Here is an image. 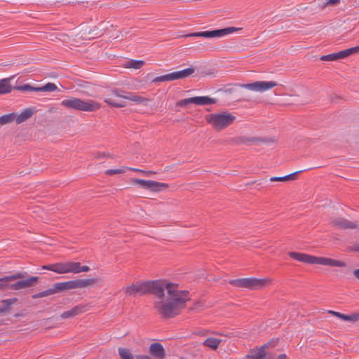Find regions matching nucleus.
I'll use <instances>...</instances> for the list:
<instances>
[{"label": "nucleus", "mask_w": 359, "mask_h": 359, "mask_svg": "<svg viewBox=\"0 0 359 359\" xmlns=\"http://www.w3.org/2000/svg\"><path fill=\"white\" fill-rule=\"evenodd\" d=\"M57 89V86L53 83H48L46 85L39 87V92H53Z\"/></svg>", "instance_id": "nucleus-33"}, {"label": "nucleus", "mask_w": 359, "mask_h": 359, "mask_svg": "<svg viewBox=\"0 0 359 359\" xmlns=\"http://www.w3.org/2000/svg\"><path fill=\"white\" fill-rule=\"evenodd\" d=\"M320 60L323 61H336L339 59H341V55L338 53H334L326 55H323L320 57Z\"/></svg>", "instance_id": "nucleus-34"}, {"label": "nucleus", "mask_w": 359, "mask_h": 359, "mask_svg": "<svg viewBox=\"0 0 359 359\" xmlns=\"http://www.w3.org/2000/svg\"><path fill=\"white\" fill-rule=\"evenodd\" d=\"M195 69L193 67L184 69L183 70L173 72L165 75L155 77L152 81L154 83L171 81L178 79H182L189 77L194 74Z\"/></svg>", "instance_id": "nucleus-7"}, {"label": "nucleus", "mask_w": 359, "mask_h": 359, "mask_svg": "<svg viewBox=\"0 0 359 359\" xmlns=\"http://www.w3.org/2000/svg\"><path fill=\"white\" fill-rule=\"evenodd\" d=\"M136 359H151V358L146 355H138L136 357Z\"/></svg>", "instance_id": "nucleus-42"}, {"label": "nucleus", "mask_w": 359, "mask_h": 359, "mask_svg": "<svg viewBox=\"0 0 359 359\" xmlns=\"http://www.w3.org/2000/svg\"><path fill=\"white\" fill-rule=\"evenodd\" d=\"M126 100H130L137 104H147V102H148V100L147 98L141 97V96L134 94V93H127Z\"/></svg>", "instance_id": "nucleus-23"}, {"label": "nucleus", "mask_w": 359, "mask_h": 359, "mask_svg": "<svg viewBox=\"0 0 359 359\" xmlns=\"http://www.w3.org/2000/svg\"><path fill=\"white\" fill-rule=\"evenodd\" d=\"M302 172H303V170L296 171L293 173L289 174V175L283 176V177H272L269 179V181H271V182H285L287 180H293L294 179V176L297 174H299Z\"/></svg>", "instance_id": "nucleus-25"}, {"label": "nucleus", "mask_w": 359, "mask_h": 359, "mask_svg": "<svg viewBox=\"0 0 359 359\" xmlns=\"http://www.w3.org/2000/svg\"><path fill=\"white\" fill-rule=\"evenodd\" d=\"M83 311L82 306H76L72 309L65 311L61 314V318L63 319L73 318Z\"/></svg>", "instance_id": "nucleus-19"}, {"label": "nucleus", "mask_w": 359, "mask_h": 359, "mask_svg": "<svg viewBox=\"0 0 359 359\" xmlns=\"http://www.w3.org/2000/svg\"><path fill=\"white\" fill-rule=\"evenodd\" d=\"M332 224L338 229H353L358 226L359 224L356 222H352L344 218H336L332 219Z\"/></svg>", "instance_id": "nucleus-12"}, {"label": "nucleus", "mask_w": 359, "mask_h": 359, "mask_svg": "<svg viewBox=\"0 0 359 359\" xmlns=\"http://www.w3.org/2000/svg\"><path fill=\"white\" fill-rule=\"evenodd\" d=\"M289 255L290 257L307 264H317V257L311 255H309L304 253H299V252H291L289 253Z\"/></svg>", "instance_id": "nucleus-14"}, {"label": "nucleus", "mask_w": 359, "mask_h": 359, "mask_svg": "<svg viewBox=\"0 0 359 359\" xmlns=\"http://www.w3.org/2000/svg\"><path fill=\"white\" fill-rule=\"evenodd\" d=\"M276 359H287V357L285 354L279 355Z\"/></svg>", "instance_id": "nucleus-46"}, {"label": "nucleus", "mask_w": 359, "mask_h": 359, "mask_svg": "<svg viewBox=\"0 0 359 359\" xmlns=\"http://www.w3.org/2000/svg\"><path fill=\"white\" fill-rule=\"evenodd\" d=\"M194 104L200 106L210 105L216 103V99L208 96L194 97Z\"/></svg>", "instance_id": "nucleus-20"}, {"label": "nucleus", "mask_w": 359, "mask_h": 359, "mask_svg": "<svg viewBox=\"0 0 359 359\" xmlns=\"http://www.w3.org/2000/svg\"><path fill=\"white\" fill-rule=\"evenodd\" d=\"M328 313L330 314H332L337 318H339L340 315H341V313L339 312H337V311H332V310H329L328 311Z\"/></svg>", "instance_id": "nucleus-41"}, {"label": "nucleus", "mask_w": 359, "mask_h": 359, "mask_svg": "<svg viewBox=\"0 0 359 359\" xmlns=\"http://www.w3.org/2000/svg\"><path fill=\"white\" fill-rule=\"evenodd\" d=\"M194 97H193L187 98V99H183V100H180L177 103V105L180 107H185L189 104H194Z\"/></svg>", "instance_id": "nucleus-38"}, {"label": "nucleus", "mask_w": 359, "mask_h": 359, "mask_svg": "<svg viewBox=\"0 0 359 359\" xmlns=\"http://www.w3.org/2000/svg\"><path fill=\"white\" fill-rule=\"evenodd\" d=\"M113 158V156L109 153L102 152V153H97L95 156V158Z\"/></svg>", "instance_id": "nucleus-39"}, {"label": "nucleus", "mask_w": 359, "mask_h": 359, "mask_svg": "<svg viewBox=\"0 0 359 359\" xmlns=\"http://www.w3.org/2000/svg\"><path fill=\"white\" fill-rule=\"evenodd\" d=\"M11 79H4L0 81V95L8 93L11 91L12 87L9 82Z\"/></svg>", "instance_id": "nucleus-24"}, {"label": "nucleus", "mask_w": 359, "mask_h": 359, "mask_svg": "<svg viewBox=\"0 0 359 359\" xmlns=\"http://www.w3.org/2000/svg\"><path fill=\"white\" fill-rule=\"evenodd\" d=\"M149 353L156 358L163 359L165 355L163 346L160 343H153L149 346Z\"/></svg>", "instance_id": "nucleus-17"}, {"label": "nucleus", "mask_w": 359, "mask_h": 359, "mask_svg": "<svg viewBox=\"0 0 359 359\" xmlns=\"http://www.w3.org/2000/svg\"><path fill=\"white\" fill-rule=\"evenodd\" d=\"M42 269L49 270L60 274L68 273L67 262H59L48 265H43Z\"/></svg>", "instance_id": "nucleus-15"}, {"label": "nucleus", "mask_w": 359, "mask_h": 359, "mask_svg": "<svg viewBox=\"0 0 359 359\" xmlns=\"http://www.w3.org/2000/svg\"><path fill=\"white\" fill-rule=\"evenodd\" d=\"M236 118V116L227 111L210 114L205 116L206 121L217 130L227 128L234 122Z\"/></svg>", "instance_id": "nucleus-3"}, {"label": "nucleus", "mask_w": 359, "mask_h": 359, "mask_svg": "<svg viewBox=\"0 0 359 359\" xmlns=\"http://www.w3.org/2000/svg\"><path fill=\"white\" fill-rule=\"evenodd\" d=\"M265 347H266V344L257 350H251L250 353L247 355L246 357L249 359H265L266 355Z\"/></svg>", "instance_id": "nucleus-18"}, {"label": "nucleus", "mask_w": 359, "mask_h": 359, "mask_svg": "<svg viewBox=\"0 0 359 359\" xmlns=\"http://www.w3.org/2000/svg\"><path fill=\"white\" fill-rule=\"evenodd\" d=\"M356 250L359 252V244L358 245V246L356 247Z\"/></svg>", "instance_id": "nucleus-48"}, {"label": "nucleus", "mask_w": 359, "mask_h": 359, "mask_svg": "<svg viewBox=\"0 0 359 359\" xmlns=\"http://www.w3.org/2000/svg\"><path fill=\"white\" fill-rule=\"evenodd\" d=\"M104 102L107 104H108L109 105L114 107H117V108L123 107L126 105L124 102H115L111 98H106V99H104Z\"/></svg>", "instance_id": "nucleus-36"}, {"label": "nucleus", "mask_w": 359, "mask_h": 359, "mask_svg": "<svg viewBox=\"0 0 359 359\" xmlns=\"http://www.w3.org/2000/svg\"><path fill=\"white\" fill-rule=\"evenodd\" d=\"M96 281L95 279H77L72 280L66 282H60L54 283L53 287L56 293H59L64 291H67L73 289L84 288L87 287L90 285H93Z\"/></svg>", "instance_id": "nucleus-5"}, {"label": "nucleus", "mask_w": 359, "mask_h": 359, "mask_svg": "<svg viewBox=\"0 0 359 359\" xmlns=\"http://www.w3.org/2000/svg\"><path fill=\"white\" fill-rule=\"evenodd\" d=\"M134 182L141 187L151 191H160L168 188V184L155 182L153 180H145L141 179H135Z\"/></svg>", "instance_id": "nucleus-10"}, {"label": "nucleus", "mask_w": 359, "mask_h": 359, "mask_svg": "<svg viewBox=\"0 0 359 359\" xmlns=\"http://www.w3.org/2000/svg\"><path fill=\"white\" fill-rule=\"evenodd\" d=\"M17 302V298H11L1 300V303L3 304V306L0 307V314L8 311L10 310L11 306L15 304Z\"/></svg>", "instance_id": "nucleus-21"}, {"label": "nucleus", "mask_w": 359, "mask_h": 359, "mask_svg": "<svg viewBox=\"0 0 359 359\" xmlns=\"http://www.w3.org/2000/svg\"><path fill=\"white\" fill-rule=\"evenodd\" d=\"M221 341L222 339H220L209 337L203 342V344L207 347L210 348L211 349L215 350L217 348Z\"/></svg>", "instance_id": "nucleus-22"}, {"label": "nucleus", "mask_w": 359, "mask_h": 359, "mask_svg": "<svg viewBox=\"0 0 359 359\" xmlns=\"http://www.w3.org/2000/svg\"><path fill=\"white\" fill-rule=\"evenodd\" d=\"M90 271V268L88 266H80V272H88Z\"/></svg>", "instance_id": "nucleus-40"}, {"label": "nucleus", "mask_w": 359, "mask_h": 359, "mask_svg": "<svg viewBox=\"0 0 359 359\" xmlns=\"http://www.w3.org/2000/svg\"><path fill=\"white\" fill-rule=\"evenodd\" d=\"M34 111L31 108H27L23 110L19 115L15 116V114H8L0 116V125H4L12 122L15 119V122L20 124L32 116Z\"/></svg>", "instance_id": "nucleus-8"}, {"label": "nucleus", "mask_w": 359, "mask_h": 359, "mask_svg": "<svg viewBox=\"0 0 359 359\" xmlns=\"http://www.w3.org/2000/svg\"><path fill=\"white\" fill-rule=\"evenodd\" d=\"M324 266H335V267H344L346 266V263L342 261L327 258L318 257H317V264Z\"/></svg>", "instance_id": "nucleus-16"}, {"label": "nucleus", "mask_w": 359, "mask_h": 359, "mask_svg": "<svg viewBox=\"0 0 359 359\" xmlns=\"http://www.w3.org/2000/svg\"><path fill=\"white\" fill-rule=\"evenodd\" d=\"M129 296L151 293L157 300L154 308L158 314L165 318H171L179 314L189 300L187 290H178V285L165 280H156L133 283L125 288Z\"/></svg>", "instance_id": "nucleus-1"}, {"label": "nucleus", "mask_w": 359, "mask_h": 359, "mask_svg": "<svg viewBox=\"0 0 359 359\" xmlns=\"http://www.w3.org/2000/svg\"><path fill=\"white\" fill-rule=\"evenodd\" d=\"M118 354L121 359H134L130 350L126 348L120 347L118 349Z\"/></svg>", "instance_id": "nucleus-30"}, {"label": "nucleus", "mask_w": 359, "mask_h": 359, "mask_svg": "<svg viewBox=\"0 0 359 359\" xmlns=\"http://www.w3.org/2000/svg\"><path fill=\"white\" fill-rule=\"evenodd\" d=\"M241 28L228 27L224 29L208 30L200 32H194L187 34L186 36L203 37V38H221L228 34L241 30Z\"/></svg>", "instance_id": "nucleus-6"}, {"label": "nucleus", "mask_w": 359, "mask_h": 359, "mask_svg": "<svg viewBox=\"0 0 359 359\" xmlns=\"http://www.w3.org/2000/svg\"><path fill=\"white\" fill-rule=\"evenodd\" d=\"M25 277L24 273H17L11 276H4L0 278V290H12L11 282Z\"/></svg>", "instance_id": "nucleus-11"}, {"label": "nucleus", "mask_w": 359, "mask_h": 359, "mask_svg": "<svg viewBox=\"0 0 359 359\" xmlns=\"http://www.w3.org/2000/svg\"><path fill=\"white\" fill-rule=\"evenodd\" d=\"M270 282L271 280L269 278H245L230 280L229 283L238 287L258 290L267 286Z\"/></svg>", "instance_id": "nucleus-4"}, {"label": "nucleus", "mask_w": 359, "mask_h": 359, "mask_svg": "<svg viewBox=\"0 0 359 359\" xmlns=\"http://www.w3.org/2000/svg\"><path fill=\"white\" fill-rule=\"evenodd\" d=\"M131 169L130 167H124L122 166L118 169H109L105 171V174L107 175H113L118 174H123L126 172V170Z\"/></svg>", "instance_id": "nucleus-32"}, {"label": "nucleus", "mask_w": 359, "mask_h": 359, "mask_svg": "<svg viewBox=\"0 0 359 359\" xmlns=\"http://www.w3.org/2000/svg\"><path fill=\"white\" fill-rule=\"evenodd\" d=\"M144 65V61L142 60H131L126 63V67L127 68H133L135 69H140Z\"/></svg>", "instance_id": "nucleus-29"}, {"label": "nucleus", "mask_w": 359, "mask_h": 359, "mask_svg": "<svg viewBox=\"0 0 359 359\" xmlns=\"http://www.w3.org/2000/svg\"><path fill=\"white\" fill-rule=\"evenodd\" d=\"M131 169H129L128 170H133V171H135V172H145L147 174H150L152 172H145L142 170H140V169H137V168H130Z\"/></svg>", "instance_id": "nucleus-44"}, {"label": "nucleus", "mask_w": 359, "mask_h": 359, "mask_svg": "<svg viewBox=\"0 0 359 359\" xmlns=\"http://www.w3.org/2000/svg\"><path fill=\"white\" fill-rule=\"evenodd\" d=\"M277 86L275 81H258L251 83H243L241 88L248 89L254 92L263 93Z\"/></svg>", "instance_id": "nucleus-9"}, {"label": "nucleus", "mask_w": 359, "mask_h": 359, "mask_svg": "<svg viewBox=\"0 0 359 359\" xmlns=\"http://www.w3.org/2000/svg\"><path fill=\"white\" fill-rule=\"evenodd\" d=\"M359 53V46L353 47L351 48H348L344 50H341L339 52V54L341 55V58L346 57L351 55L356 54Z\"/></svg>", "instance_id": "nucleus-27"}, {"label": "nucleus", "mask_w": 359, "mask_h": 359, "mask_svg": "<svg viewBox=\"0 0 359 359\" xmlns=\"http://www.w3.org/2000/svg\"><path fill=\"white\" fill-rule=\"evenodd\" d=\"M38 281V278L36 276H31L27 279L18 280L13 284L11 286L13 290H19L24 288L30 287L34 285Z\"/></svg>", "instance_id": "nucleus-13"}, {"label": "nucleus", "mask_w": 359, "mask_h": 359, "mask_svg": "<svg viewBox=\"0 0 359 359\" xmlns=\"http://www.w3.org/2000/svg\"><path fill=\"white\" fill-rule=\"evenodd\" d=\"M55 294V292L53 285H52L51 287H50L46 290H43L42 292H40L33 294L32 298L33 299H39V298H42V297H48L50 295H53Z\"/></svg>", "instance_id": "nucleus-26"}, {"label": "nucleus", "mask_w": 359, "mask_h": 359, "mask_svg": "<svg viewBox=\"0 0 359 359\" xmlns=\"http://www.w3.org/2000/svg\"><path fill=\"white\" fill-rule=\"evenodd\" d=\"M80 266L81 264L79 262H67L68 267V273H80Z\"/></svg>", "instance_id": "nucleus-31"}, {"label": "nucleus", "mask_w": 359, "mask_h": 359, "mask_svg": "<svg viewBox=\"0 0 359 359\" xmlns=\"http://www.w3.org/2000/svg\"><path fill=\"white\" fill-rule=\"evenodd\" d=\"M266 183V180H262L259 181L258 185L264 186Z\"/></svg>", "instance_id": "nucleus-47"}, {"label": "nucleus", "mask_w": 359, "mask_h": 359, "mask_svg": "<svg viewBox=\"0 0 359 359\" xmlns=\"http://www.w3.org/2000/svg\"><path fill=\"white\" fill-rule=\"evenodd\" d=\"M339 1V0H326V4H330V5H334V4H337Z\"/></svg>", "instance_id": "nucleus-43"}, {"label": "nucleus", "mask_w": 359, "mask_h": 359, "mask_svg": "<svg viewBox=\"0 0 359 359\" xmlns=\"http://www.w3.org/2000/svg\"><path fill=\"white\" fill-rule=\"evenodd\" d=\"M127 93V92L119 88H114L111 90V95L125 100L126 99Z\"/></svg>", "instance_id": "nucleus-37"}, {"label": "nucleus", "mask_w": 359, "mask_h": 359, "mask_svg": "<svg viewBox=\"0 0 359 359\" xmlns=\"http://www.w3.org/2000/svg\"><path fill=\"white\" fill-rule=\"evenodd\" d=\"M60 104L68 109L86 112L95 111L101 107V104L95 100H81L74 97L63 100Z\"/></svg>", "instance_id": "nucleus-2"}, {"label": "nucleus", "mask_w": 359, "mask_h": 359, "mask_svg": "<svg viewBox=\"0 0 359 359\" xmlns=\"http://www.w3.org/2000/svg\"><path fill=\"white\" fill-rule=\"evenodd\" d=\"M339 319L344 321H351V322H356L359 321V313H354L351 315H345L341 313Z\"/></svg>", "instance_id": "nucleus-28"}, {"label": "nucleus", "mask_w": 359, "mask_h": 359, "mask_svg": "<svg viewBox=\"0 0 359 359\" xmlns=\"http://www.w3.org/2000/svg\"><path fill=\"white\" fill-rule=\"evenodd\" d=\"M353 273L356 279L359 280V269H355L353 271Z\"/></svg>", "instance_id": "nucleus-45"}, {"label": "nucleus", "mask_w": 359, "mask_h": 359, "mask_svg": "<svg viewBox=\"0 0 359 359\" xmlns=\"http://www.w3.org/2000/svg\"><path fill=\"white\" fill-rule=\"evenodd\" d=\"M15 89L20 90V91H26V92H39V87H34L30 86L29 84H25L22 86H18L15 87Z\"/></svg>", "instance_id": "nucleus-35"}]
</instances>
